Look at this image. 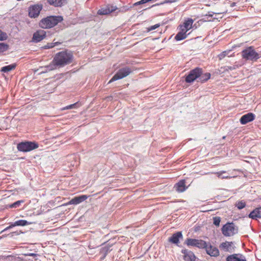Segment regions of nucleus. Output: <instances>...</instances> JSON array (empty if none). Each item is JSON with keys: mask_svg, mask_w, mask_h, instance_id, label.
I'll list each match as a JSON object with an SVG mask.
<instances>
[{"mask_svg": "<svg viewBox=\"0 0 261 261\" xmlns=\"http://www.w3.org/2000/svg\"><path fill=\"white\" fill-rule=\"evenodd\" d=\"M46 32L44 30H39L36 32L33 37V41L35 42H38L42 40L45 37Z\"/></svg>", "mask_w": 261, "mask_h": 261, "instance_id": "9b49d317", "label": "nucleus"}, {"mask_svg": "<svg viewBox=\"0 0 261 261\" xmlns=\"http://www.w3.org/2000/svg\"><path fill=\"white\" fill-rule=\"evenodd\" d=\"M249 218L252 219H257L261 218V207L255 208L251 212L249 215Z\"/></svg>", "mask_w": 261, "mask_h": 261, "instance_id": "6ab92c4d", "label": "nucleus"}, {"mask_svg": "<svg viewBox=\"0 0 261 261\" xmlns=\"http://www.w3.org/2000/svg\"><path fill=\"white\" fill-rule=\"evenodd\" d=\"M160 27V25L158 24H156L154 25H152V26H151L149 28H148L147 29V32H149L151 31H152L153 30H155V29L159 28Z\"/></svg>", "mask_w": 261, "mask_h": 261, "instance_id": "f704fd0d", "label": "nucleus"}, {"mask_svg": "<svg viewBox=\"0 0 261 261\" xmlns=\"http://www.w3.org/2000/svg\"><path fill=\"white\" fill-rule=\"evenodd\" d=\"M193 23V20L192 19H189L186 20L182 25L180 26V29H183L187 32L192 28Z\"/></svg>", "mask_w": 261, "mask_h": 261, "instance_id": "a211bd4d", "label": "nucleus"}, {"mask_svg": "<svg viewBox=\"0 0 261 261\" xmlns=\"http://www.w3.org/2000/svg\"><path fill=\"white\" fill-rule=\"evenodd\" d=\"M201 73V71L199 68H196L190 71V73L186 78L187 83H191L198 77Z\"/></svg>", "mask_w": 261, "mask_h": 261, "instance_id": "6e6552de", "label": "nucleus"}, {"mask_svg": "<svg viewBox=\"0 0 261 261\" xmlns=\"http://www.w3.org/2000/svg\"><path fill=\"white\" fill-rule=\"evenodd\" d=\"M187 36V32L183 29H180V31L175 36V39L177 41H180L186 38Z\"/></svg>", "mask_w": 261, "mask_h": 261, "instance_id": "4be33fe9", "label": "nucleus"}, {"mask_svg": "<svg viewBox=\"0 0 261 261\" xmlns=\"http://www.w3.org/2000/svg\"><path fill=\"white\" fill-rule=\"evenodd\" d=\"M226 51L223 52L221 55H220V58L221 59V57H224L226 55Z\"/></svg>", "mask_w": 261, "mask_h": 261, "instance_id": "c9c22d12", "label": "nucleus"}, {"mask_svg": "<svg viewBox=\"0 0 261 261\" xmlns=\"http://www.w3.org/2000/svg\"><path fill=\"white\" fill-rule=\"evenodd\" d=\"M23 202V201L22 200H18L15 202H14V203H13L12 204L10 205V207H17L18 205H19V204Z\"/></svg>", "mask_w": 261, "mask_h": 261, "instance_id": "72a5a7b5", "label": "nucleus"}, {"mask_svg": "<svg viewBox=\"0 0 261 261\" xmlns=\"http://www.w3.org/2000/svg\"><path fill=\"white\" fill-rule=\"evenodd\" d=\"M236 206L239 209H242L246 206V203L243 201H240L236 203Z\"/></svg>", "mask_w": 261, "mask_h": 261, "instance_id": "cd10ccee", "label": "nucleus"}, {"mask_svg": "<svg viewBox=\"0 0 261 261\" xmlns=\"http://www.w3.org/2000/svg\"><path fill=\"white\" fill-rule=\"evenodd\" d=\"M7 38L8 36L7 34L0 30V41L5 40Z\"/></svg>", "mask_w": 261, "mask_h": 261, "instance_id": "7c9ffc66", "label": "nucleus"}, {"mask_svg": "<svg viewBox=\"0 0 261 261\" xmlns=\"http://www.w3.org/2000/svg\"><path fill=\"white\" fill-rule=\"evenodd\" d=\"M73 54L71 51L64 50L56 54L54 58L53 64L48 67L49 70L55 69L57 67H61L70 64L73 60Z\"/></svg>", "mask_w": 261, "mask_h": 261, "instance_id": "f257e3e1", "label": "nucleus"}, {"mask_svg": "<svg viewBox=\"0 0 261 261\" xmlns=\"http://www.w3.org/2000/svg\"><path fill=\"white\" fill-rule=\"evenodd\" d=\"M221 221V219L219 217H215L213 218V223L217 226H219L220 225V223Z\"/></svg>", "mask_w": 261, "mask_h": 261, "instance_id": "c756f323", "label": "nucleus"}, {"mask_svg": "<svg viewBox=\"0 0 261 261\" xmlns=\"http://www.w3.org/2000/svg\"><path fill=\"white\" fill-rule=\"evenodd\" d=\"M186 244L188 246H195L199 248H205L207 243L201 240L188 239L186 240Z\"/></svg>", "mask_w": 261, "mask_h": 261, "instance_id": "0eeeda50", "label": "nucleus"}, {"mask_svg": "<svg viewBox=\"0 0 261 261\" xmlns=\"http://www.w3.org/2000/svg\"><path fill=\"white\" fill-rule=\"evenodd\" d=\"M232 242H225L221 244L220 247L225 250L228 251L229 248L231 246Z\"/></svg>", "mask_w": 261, "mask_h": 261, "instance_id": "a878e982", "label": "nucleus"}, {"mask_svg": "<svg viewBox=\"0 0 261 261\" xmlns=\"http://www.w3.org/2000/svg\"><path fill=\"white\" fill-rule=\"evenodd\" d=\"M31 224H32L31 222H29L27 221L24 220H20L17 221L15 222L14 223L11 224L10 226L7 227L5 230L11 228L15 226H25L27 225Z\"/></svg>", "mask_w": 261, "mask_h": 261, "instance_id": "f3484780", "label": "nucleus"}, {"mask_svg": "<svg viewBox=\"0 0 261 261\" xmlns=\"http://www.w3.org/2000/svg\"><path fill=\"white\" fill-rule=\"evenodd\" d=\"M228 68H229V69H231V67H228Z\"/></svg>", "mask_w": 261, "mask_h": 261, "instance_id": "4c0bfd02", "label": "nucleus"}, {"mask_svg": "<svg viewBox=\"0 0 261 261\" xmlns=\"http://www.w3.org/2000/svg\"><path fill=\"white\" fill-rule=\"evenodd\" d=\"M255 118L254 115L252 113H249L243 115L240 119V122L242 124H245L249 122L253 121Z\"/></svg>", "mask_w": 261, "mask_h": 261, "instance_id": "ddd939ff", "label": "nucleus"}, {"mask_svg": "<svg viewBox=\"0 0 261 261\" xmlns=\"http://www.w3.org/2000/svg\"><path fill=\"white\" fill-rule=\"evenodd\" d=\"M63 20L61 16H50L42 19L39 22V26L43 29H49L57 25Z\"/></svg>", "mask_w": 261, "mask_h": 261, "instance_id": "f03ea898", "label": "nucleus"}, {"mask_svg": "<svg viewBox=\"0 0 261 261\" xmlns=\"http://www.w3.org/2000/svg\"><path fill=\"white\" fill-rule=\"evenodd\" d=\"M181 252L184 255V258L186 261H196V257L192 251L183 249Z\"/></svg>", "mask_w": 261, "mask_h": 261, "instance_id": "f8f14e48", "label": "nucleus"}, {"mask_svg": "<svg viewBox=\"0 0 261 261\" xmlns=\"http://www.w3.org/2000/svg\"><path fill=\"white\" fill-rule=\"evenodd\" d=\"M208 2H210L212 3H215V2L217 1L218 0H207Z\"/></svg>", "mask_w": 261, "mask_h": 261, "instance_id": "e433bc0d", "label": "nucleus"}, {"mask_svg": "<svg viewBox=\"0 0 261 261\" xmlns=\"http://www.w3.org/2000/svg\"><path fill=\"white\" fill-rule=\"evenodd\" d=\"M211 74L209 73H206L202 76L201 77V81H206L210 79Z\"/></svg>", "mask_w": 261, "mask_h": 261, "instance_id": "2f4dec72", "label": "nucleus"}, {"mask_svg": "<svg viewBox=\"0 0 261 261\" xmlns=\"http://www.w3.org/2000/svg\"><path fill=\"white\" fill-rule=\"evenodd\" d=\"M9 47L8 45L4 43H0V53L8 50Z\"/></svg>", "mask_w": 261, "mask_h": 261, "instance_id": "bb28decb", "label": "nucleus"}, {"mask_svg": "<svg viewBox=\"0 0 261 261\" xmlns=\"http://www.w3.org/2000/svg\"><path fill=\"white\" fill-rule=\"evenodd\" d=\"M117 9L116 7L112 6H108L106 8H101L98 11V14L100 15L109 14Z\"/></svg>", "mask_w": 261, "mask_h": 261, "instance_id": "4468645a", "label": "nucleus"}, {"mask_svg": "<svg viewBox=\"0 0 261 261\" xmlns=\"http://www.w3.org/2000/svg\"><path fill=\"white\" fill-rule=\"evenodd\" d=\"M226 261H246L245 257L242 254H233L228 256Z\"/></svg>", "mask_w": 261, "mask_h": 261, "instance_id": "dca6fc26", "label": "nucleus"}, {"mask_svg": "<svg viewBox=\"0 0 261 261\" xmlns=\"http://www.w3.org/2000/svg\"><path fill=\"white\" fill-rule=\"evenodd\" d=\"M38 147V145L32 142H25L19 143L17 145L18 150L27 152L31 151Z\"/></svg>", "mask_w": 261, "mask_h": 261, "instance_id": "39448f33", "label": "nucleus"}, {"mask_svg": "<svg viewBox=\"0 0 261 261\" xmlns=\"http://www.w3.org/2000/svg\"><path fill=\"white\" fill-rule=\"evenodd\" d=\"M86 195H83L79 197H75L69 201L66 205L68 204H77L85 201L87 199Z\"/></svg>", "mask_w": 261, "mask_h": 261, "instance_id": "2eb2a0df", "label": "nucleus"}, {"mask_svg": "<svg viewBox=\"0 0 261 261\" xmlns=\"http://www.w3.org/2000/svg\"><path fill=\"white\" fill-rule=\"evenodd\" d=\"M207 254L211 256L216 257L219 255V250L215 246L211 245V244L206 245L205 247Z\"/></svg>", "mask_w": 261, "mask_h": 261, "instance_id": "9d476101", "label": "nucleus"}, {"mask_svg": "<svg viewBox=\"0 0 261 261\" xmlns=\"http://www.w3.org/2000/svg\"><path fill=\"white\" fill-rule=\"evenodd\" d=\"M58 42L49 43L46 44L44 47L45 49L51 48L55 47L56 45L60 44Z\"/></svg>", "mask_w": 261, "mask_h": 261, "instance_id": "c85d7f7f", "label": "nucleus"}, {"mask_svg": "<svg viewBox=\"0 0 261 261\" xmlns=\"http://www.w3.org/2000/svg\"><path fill=\"white\" fill-rule=\"evenodd\" d=\"M238 227L233 223H227L222 228V232L226 237H230L237 234Z\"/></svg>", "mask_w": 261, "mask_h": 261, "instance_id": "7ed1b4c3", "label": "nucleus"}, {"mask_svg": "<svg viewBox=\"0 0 261 261\" xmlns=\"http://www.w3.org/2000/svg\"><path fill=\"white\" fill-rule=\"evenodd\" d=\"M42 8V6L38 5L30 7L29 12V16L32 18H36L38 17Z\"/></svg>", "mask_w": 261, "mask_h": 261, "instance_id": "1a4fd4ad", "label": "nucleus"}, {"mask_svg": "<svg viewBox=\"0 0 261 261\" xmlns=\"http://www.w3.org/2000/svg\"><path fill=\"white\" fill-rule=\"evenodd\" d=\"M47 2L50 5L55 7H60L63 5L65 0H47Z\"/></svg>", "mask_w": 261, "mask_h": 261, "instance_id": "5701e85b", "label": "nucleus"}, {"mask_svg": "<svg viewBox=\"0 0 261 261\" xmlns=\"http://www.w3.org/2000/svg\"><path fill=\"white\" fill-rule=\"evenodd\" d=\"M176 190L179 192H182L186 190L185 181L184 180H180L175 186Z\"/></svg>", "mask_w": 261, "mask_h": 261, "instance_id": "aec40b11", "label": "nucleus"}, {"mask_svg": "<svg viewBox=\"0 0 261 261\" xmlns=\"http://www.w3.org/2000/svg\"><path fill=\"white\" fill-rule=\"evenodd\" d=\"M214 174H216L217 177L220 179H229L231 178V177L225 175L226 171H225L214 172Z\"/></svg>", "mask_w": 261, "mask_h": 261, "instance_id": "b1692460", "label": "nucleus"}, {"mask_svg": "<svg viewBox=\"0 0 261 261\" xmlns=\"http://www.w3.org/2000/svg\"><path fill=\"white\" fill-rule=\"evenodd\" d=\"M15 67H16V64H11V65L2 67L1 69V71L3 72H9V71L13 70L14 69H15Z\"/></svg>", "mask_w": 261, "mask_h": 261, "instance_id": "393cba45", "label": "nucleus"}, {"mask_svg": "<svg viewBox=\"0 0 261 261\" xmlns=\"http://www.w3.org/2000/svg\"><path fill=\"white\" fill-rule=\"evenodd\" d=\"M242 57L244 59L250 60H256L259 58V55L251 47H248L242 51Z\"/></svg>", "mask_w": 261, "mask_h": 261, "instance_id": "20e7f679", "label": "nucleus"}, {"mask_svg": "<svg viewBox=\"0 0 261 261\" xmlns=\"http://www.w3.org/2000/svg\"><path fill=\"white\" fill-rule=\"evenodd\" d=\"M131 72L132 70L128 67L121 68L113 76L111 80L109 82V83L126 77L129 75Z\"/></svg>", "mask_w": 261, "mask_h": 261, "instance_id": "423d86ee", "label": "nucleus"}, {"mask_svg": "<svg viewBox=\"0 0 261 261\" xmlns=\"http://www.w3.org/2000/svg\"><path fill=\"white\" fill-rule=\"evenodd\" d=\"M182 237V234L181 232H177L174 233L172 236L169 239V241L174 243L177 244L179 242V239Z\"/></svg>", "mask_w": 261, "mask_h": 261, "instance_id": "412c9836", "label": "nucleus"}, {"mask_svg": "<svg viewBox=\"0 0 261 261\" xmlns=\"http://www.w3.org/2000/svg\"><path fill=\"white\" fill-rule=\"evenodd\" d=\"M76 103H75L74 104H72V105H69V106H67L65 107H64L63 108H62V111H64V110H68V109H73V108H75V106L76 105Z\"/></svg>", "mask_w": 261, "mask_h": 261, "instance_id": "473e14b6", "label": "nucleus"}]
</instances>
